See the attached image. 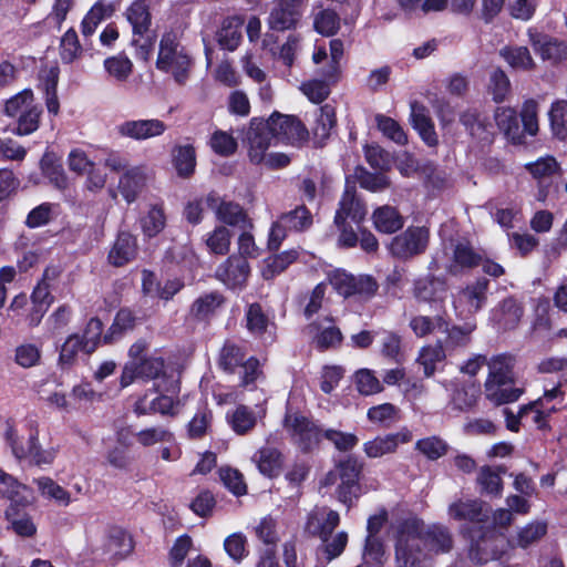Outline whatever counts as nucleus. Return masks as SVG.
Listing matches in <instances>:
<instances>
[{
  "mask_svg": "<svg viewBox=\"0 0 567 567\" xmlns=\"http://www.w3.org/2000/svg\"><path fill=\"white\" fill-rule=\"evenodd\" d=\"M166 130V124L158 118L127 120L116 126V133L120 136L134 141L158 137Z\"/></svg>",
  "mask_w": 567,
  "mask_h": 567,
  "instance_id": "obj_17",
  "label": "nucleus"
},
{
  "mask_svg": "<svg viewBox=\"0 0 567 567\" xmlns=\"http://www.w3.org/2000/svg\"><path fill=\"white\" fill-rule=\"evenodd\" d=\"M367 215L364 205L355 198L352 190L346 189L341 200L340 207L336 213L334 223H341L347 219L352 220L355 224L361 223Z\"/></svg>",
  "mask_w": 567,
  "mask_h": 567,
  "instance_id": "obj_33",
  "label": "nucleus"
},
{
  "mask_svg": "<svg viewBox=\"0 0 567 567\" xmlns=\"http://www.w3.org/2000/svg\"><path fill=\"white\" fill-rule=\"evenodd\" d=\"M410 120L414 130L417 131L421 138L429 146H435L437 144V135L434 130V124L425 106L417 102L411 103Z\"/></svg>",
  "mask_w": 567,
  "mask_h": 567,
  "instance_id": "obj_29",
  "label": "nucleus"
},
{
  "mask_svg": "<svg viewBox=\"0 0 567 567\" xmlns=\"http://www.w3.org/2000/svg\"><path fill=\"white\" fill-rule=\"evenodd\" d=\"M429 243V231L424 227H409L392 238L389 250L399 259H410L422 254Z\"/></svg>",
  "mask_w": 567,
  "mask_h": 567,
  "instance_id": "obj_13",
  "label": "nucleus"
},
{
  "mask_svg": "<svg viewBox=\"0 0 567 567\" xmlns=\"http://www.w3.org/2000/svg\"><path fill=\"white\" fill-rule=\"evenodd\" d=\"M302 3L303 0H276L267 20L269 28L276 31L295 28L302 14Z\"/></svg>",
  "mask_w": 567,
  "mask_h": 567,
  "instance_id": "obj_16",
  "label": "nucleus"
},
{
  "mask_svg": "<svg viewBox=\"0 0 567 567\" xmlns=\"http://www.w3.org/2000/svg\"><path fill=\"white\" fill-rule=\"evenodd\" d=\"M378 128L383 133L384 136L395 142L396 144L403 145L408 142L406 134L400 124L385 115L378 114L375 116Z\"/></svg>",
  "mask_w": 567,
  "mask_h": 567,
  "instance_id": "obj_63",
  "label": "nucleus"
},
{
  "mask_svg": "<svg viewBox=\"0 0 567 567\" xmlns=\"http://www.w3.org/2000/svg\"><path fill=\"white\" fill-rule=\"evenodd\" d=\"M488 280L480 278L457 290L452 297L455 316L458 319H468L480 311L486 303Z\"/></svg>",
  "mask_w": 567,
  "mask_h": 567,
  "instance_id": "obj_7",
  "label": "nucleus"
},
{
  "mask_svg": "<svg viewBox=\"0 0 567 567\" xmlns=\"http://www.w3.org/2000/svg\"><path fill=\"white\" fill-rule=\"evenodd\" d=\"M499 55L515 70L529 71L535 62L526 47L506 45L499 50Z\"/></svg>",
  "mask_w": 567,
  "mask_h": 567,
  "instance_id": "obj_43",
  "label": "nucleus"
},
{
  "mask_svg": "<svg viewBox=\"0 0 567 567\" xmlns=\"http://www.w3.org/2000/svg\"><path fill=\"white\" fill-rule=\"evenodd\" d=\"M487 364L489 371L486 381L512 383V369L514 365L513 357L507 354H499L494 357Z\"/></svg>",
  "mask_w": 567,
  "mask_h": 567,
  "instance_id": "obj_46",
  "label": "nucleus"
},
{
  "mask_svg": "<svg viewBox=\"0 0 567 567\" xmlns=\"http://www.w3.org/2000/svg\"><path fill=\"white\" fill-rule=\"evenodd\" d=\"M305 332L320 350L333 348L340 344L342 340L341 331L332 324V319L329 317L309 323L305 328Z\"/></svg>",
  "mask_w": 567,
  "mask_h": 567,
  "instance_id": "obj_21",
  "label": "nucleus"
},
{
  "mask_svg": "<svg viewBox=\"0 0 567 567\" xmlns=\"http://www.w3.org/2000/svg\"><path fill=\"white\" fill-rule=\"evenodd\" d=\"M137 255L136 237L127 231L117 235L110 249L107 259L112 266L122 267L132 261Z\"/></svg>",
  "mask_w": 567,
  "mask_h": 567,
  "instance_id": "obj_25",
  "label": "nucleus"
},
{
  "mask_svg": "<svg viewBox=\"0 0 567 567\" xmlns=\"http://www.w3.org/2000/svg\"><path fill=\"white\" fill-rule=\"evenodd\" d=\"M21 506L9 505L4 511V517L9 527L20 537H32L37 533V526L32 517L20 511Z\"/></svg>",
  "mask_w": 567,
  "mask_h": 567,
  "instance_id": "obj_34",
  "label": "nucleus"
},
{
  "mask_svg": "<svg viewBox=\"0 0 567 567\" xmlns=\"http://www.w3.org/2000/svg\"><path fill=\"white\" fill-rule=\"evenodd\" d=\"M477 483L483 493L494 496H498L502 493V478L495 470L488 466L481 468L477 476Z\"/></svg>",
  "mask_w": 567,
  "mask_h": 567,
  "instance_id": "obj_64",
  "label": "nucleus"
},
{
  "mask_svg": "<svg viewBox=\"0 0 567 567\" xmlns=\"http://www.w3.org/2000/svg\"><path fill=\"white\" fill-rule=\"evenodd\" d=\"M4 113L17 120L12 133L25 136L38 130L42 110L34 103L32 91L23 90L6 102Z\"/></svg>",
  "mask_w": 567,
  "mask_h": 567,
  "instance_id": "obj_5",
  "label": "nucleus"
},
{
  "mask_svg": "<svg viewBox=\"0 0 567 567\" xmlns=\"http://www.w3.org/2000/svg\"><path fill=\"white\" fill-rule=\"evenodd\" d=\"M150 177V169L145 165H138L126 169L118 181V193L127 204L134 203Z\"/></svg>",
  "mask_w": 567,
  "mask_h": 567,
  "instance_id": "obj_20",
  "label": "nucleus"
},
{
  "mask_svg": "<svg viewBox=\"0 0 567 567\" xmlns=\"http://www.w3.org/2000/svg\"><path fill=\"white\" fill-rule=\"evenodd\" d=\"M156 380V383L167 384L174 377H167L164 360L161 357H145L141 361L125 363L120 378L122 389L131 385L135 380Z\"/></svg>",
  "mask_w": 567,
  "mask_h": 567,
  "instance_id": "obj_6",
  "label": "nucleus"
},
{
  "mask_svg": "<svg viewBox=\"0 0 567 567\" xmlns=\"http://www.w3.org/2000/svg\"><path fill=\"white\" fill-rule=\"evenodd\" d=\"M375 228L385 234H392L403 227V217L392 206H381L372 215Z\"/></svg>",
  "mask_w": 567,
  "mask_h": 567,
  "instance_id": "obj_39",
  "label": "nucleus"
},
{
  "mask_svg": "<svg viewBox=\"0 0 567 567\" xmlns=\"http://www.w3.org/2000/svg\"><path fill=\"white\" fill-rule=\"evenodd\" d=\"M172 163L179 177L192 176L196 167L195 148L189 144L175 146L172 151Z\"/></svg>",
  "mask_w": 567,
  "mask_h": 567,
  "instance_id": "obj_38",
  "label": "nucleus"
},
{
  "mask_svg": "<svg viewBox=\"0 0 567 567\" xmlns=\"http://www.w3.org/2000/svg\"><path fill=\"white\" fill-rule=\"evenodd\" d=\"M259 472L268 477L277 476L282 466V455L274 447H262L254 456Z\"/></svg>",
  "mask_w": 567,
  "mask_h": 567,
  "instance_id": "obj_41",
  "label": "nucleus"
},
{
  "mask_svg": "<svg viewBox=\"0 0 567 567\" xmlns=\"http://www.w3.org/2000/svg\"><path fill=\"white\" fill-rule=\"evenodd\" d=\"M179 391V382L172 379L167 384L155 383L153 389L137 396L133 411L136 415L153 413L174 415L178 411V402L172 398Z\"/></svg>",
  "mask_w": 567,
  "mask_h": 567,
  "instance_id": "obj_4",
  "label": "nucleus"
},
{
  "mask_svg": "<svg viewBox=\"0 0 567 567\" xmlns=\"http://www.w3.org/2000/svg\"><path fill=\"white\" fill-rule=\"evenodd\" d=\"M114 12V6L112 3H105L97 1L87 11L81 22V32L84 37L92 35L99 24L111 17Z\"/></svg>",
  "mask_w": 567,
  "mask_h": 567,
  "instance_id": "obj_40",
  "label": "nucleus"
},
{
  "mask_svg": "<svg viewBox=\"0 0 567 567\" xmlns=\"http://www.w3.org/2000/svg\"><path fill=\"white\" fill-rule=\"evenodd\" d=\"M205 203L215 210L219 220L228 225L237 226L246 220V215L238 204L224 202L214 193L206 197Z\"/></svg>",
  "mask_w": 567,
  "mask_h": 567,
  "instance_id": "obj_28",
  "label": "nucleus"
},
{
  "mask_svg": "<svg viewBox=\"0 0 567 567\" xmlns=\"http://www.w3.org/2000/svg\"><path fill=\"white\" fill-rule=\"evenodd\" d=\"M547 533V524L544 520H533L518 528L508 540L511 548H528L538 543Z\"/></svg>",
  "mask_w": 567,
  "mask_h": 567,
  "instance_id": "obj_30",
  "label": "nucleus"
},
{
  "mask_svg": "<svg viewBox=\"0 0 567 567\" xmlns=\"http://www.w3.org/2000/svg\"><path fill=\"white\" fill-rule=\"evenodd\" d=\"M447 293L445 279L429 275L414 282L413 295L419 301L443 302Z\"/></svg>",
  "mask_w": 567,
  "mask_h": 567,
  "instance_id": "obj_22",
  "label": "nucleus"
},
{
  "mask_svg": "<svg viewBox=\"0 0 567 567\" xmlns=\"http://www.w3.org/2000/svg\"><path fill=\"white\" fill-rule=\"evenodd\" d=\"M494 118L499 131L513 144L524 143L525 134L535 136L538 132V104L534 100L525 101L520 110L522 126L517 113L508 106L495 110Z\"/></svg>",
  "mask_w": 567,
  "mask_h": 567,
  "instance_id": "obj_2",
  "label": "nucleus"
},
{
  "mask_svg": "<svg viewBox=\"0 0 567 567\" xmlns=\"http://www.w3.org/2000/svg\"><path fill=\"white\" fill-rule=\"evenodd\" d=\"M555 411V406L546 408L543 405V400H536L522 406L519 409V416L525 419L530 416L532 422L535 423L538 429H545L547 426V417Z\"/></svg>",
  "mask_w": 567,
  "mask_h": 567,
  "instance_id": "obj_55",
  "label": "nucleus"
},
{
  "mask_svg": "<svg viewBox=\"0 0 567 567\" xmlns=\"http://www.w3.org/2000/svg\"><path fill=\"white\" fill-rule=\"evenodd\" d=\"M245 360L246 354L241 348L231 341H226L219 352L218 365L224 371L234 373Z\"/></svg>",
  "mask_w": 567,
  "mask_h": 567,
  "instance_id": "obj_47",
  "label": "nucleus"
},
{
  "mask_svg": "<svg viewBox=\"0 0 567 567\" xmlns=\"http://www.w3.org/2000/svg\"><path fill=\"white\" fill-rule=\"evenodd\" d=\"M40 167L45 177L58 188H65L68 178L62 165L59 163L54 154L45 153L40 162Z\"/></svg>",
  "mask_w": 567,
  "mask_h": 567,
  "instance_id": "obj_50",
  "label": "nucleus"
},
{
  "mask_svg": "<svg viewBox=\"0 0 567 567\" xmlns=\"http://www.w3.org/2000/svg\"><path fill=\"white\" fill-rule=\"evenodd\" d=\"M284 426L292 442L302 451L312 450L322 437V431L319 426L299 413H288Z\"/></svg>",
  "mask_w": 567,
  "mask_h": 567,
  "instance_id": "obj_8",
  "label": "nucleus"
},
{
  "mask_svg": "<svg viewBox=\"0 0 567 567\" xmlns=\"http://www.w3.org/2000/svg\"><path fill=\"white\" fill-rule=\"evenodd\" d=\"M126 18L133 28L134 37L144 34L151 23L148 8L143 0L135 1L127 9Z\"/></svg>",
  "mask_w": 567,
  "mask_h": 567,
  "instance_id": "obj_49",
  "label": "nucleus"
},
{
  "mask_svg": "<svg viewBox=\"0 0 567 567\" xmlns=\"http://www.w3.org/2000/svg\"><path fill=\"white\" fill-rule=\"evenodd\" d=\"M272 137L292 146H301L308 141L309 133L306 126L292 115L274 113L267 120Z\"/></svg>",
  "mask_w": 567,
  "mask_h": 567,
  "instance_id": "obj_11",
  "label": "nucleus"
},
{
  "mask_svg": "<svg viewBox=\"0 0 567 567\" xmlns=\"http://www.w3.org/2000/svg\"><path fill=\"white\" fill-rule=\"evenodd\" d=\"M298 255L297 250L291 249L266 258L264 261L262 277L265 279H272L278 276L297 260Z\"/></svg>",
  "mask_w": 567,
  "mask_h": 567,
  "instance_id": "obj_45",
  "label": "nucleus"
},
{
  "mask_svg": "<svg viewBox=\"0 0 567 567\" xmlns=\"http://www.w3.org/2000/svg\"><path fill=\"white\" fill-rule=\"evenodd\" d=\"M248 261L243 257L230 256L216 270V278L231 289L241 288L249 276Z\"/></svg>",
  "mask_w": 567,
  "mask_h": 567,
  "instance_id": "obj_19",
  "label": "nucleus"
},
{
  "mask_svg": "<svg viewBox=\"0 0 567 567\" xmlns=\"http://www.w3.org/2000/svg\"><path fill=\"white\" fill-rule=\"evenodd\" d=\"M340 517L336 511L327 507L313 511L307 522V530L321 538L322 542L331 535L333 529L339 525Z\"/></svg>",
  "mask_w": 567,
  "mask_h": 567,
  "instance_id": "obj_23",
  "label": "nucleus"
},
{
  "mask_svg": "<svg viewBox=\"0 0 567 567\" xmlns=\"http://www.w3.org/2000/svg\"><path fill=\"white\" fill-rule=\"evenodd\" d=\"M443 329L447 332V347H466L471 342V336L476 329V323L468 321L463 326H453L450 329L447 327Z\"/></svg>",
  "mask_w": 567,
  "mask_h": 567,
  "instance_id": "obj_62",
  "label": "nucleus"
},
{
  "mask_svg": "<svg viewBox=\"0 0 567 567\" xmlns=\"http://www.w3.org/2000/svg\"><path fill=\"white\" fill-rule=\"evenodd\" d=\"M412 440V433L408 429H401L396 433H389L377 436L363 443V451L370 458L382 457L394 453L400 444H405Z\"/></svg>",
  "mask_w": 567,
  "mask_h": 567,
  "instance_id": "obj_18",
  "label": "nucleus"
},
{
  "mask_svg": "<svg viewBox=\"0 0 567 567\" xmlns=\"http://www.w3.org/2000/svg\"><path fill=\"white\" fill-rule=\"evenodd\" d=\"M264 414L265 412L257 414L246 405H238L235 410L227 413L226 419L236 434L244 435L256 426L258 419L262 417Z\"/></svg>",
  "mask_w": 567,
  "mask_h": 567,
  "instance_id": "obj_32",
  "label": "nucleus"
},
{
  "mask_svg": "<svg viewBox=\"0 0 567 567\" xmlns=\"http://www.w3.org/2000/svg\"><path fill=\"white\" fill-rule=\"evenodd\" d=\"M447 515L451 519L457 522H482L487 517V511L483 503L477 499H456L447 507Z\"/></svg>",
  "mask_w": 567,
  "mask_h": 567,
  "instance_id": "obj_24",
  "label": "nucleus"
},
{
  "mask_svg": "<svg viewBox=\"0 0 567 567\" xmlns=\"http://www.w3.org/2000/svg\"><path fill=\"white\" fill-rule=\"evenodd\" d=\"M480 256L474 252L467 243H457L451 246V254L443 252V256L433 257L429 269L437 270L444 267L451 275H457L465 268H472L478 265Z\"/></svg>",
  "mask_w": 567,
  "mask_h": 567,
  "instance_id": "obj_9",
  "label": "nucleus"
},
{
  "mask_svg": "<svg viewBox=\"0 0 567 567\" xmlns=\"http://www.w3.org/2000/svg\"><path fill=\"white\" fill-rule=\"evenodd\" d=\"M156 66L158 70L169 73L178 83H184L187 80L192 59L181 45L175 33L169 32L162 37Z\"/></svg>",
  "mask_w": 567,
  "mask_h": 567,
  "instance_id": "obj_3",
  "label": "nucleus"
},
{
  "mask_svg": "<svg viewBox=\"0 0 567 567\" xmlns=\"http://www.w3.org/2000/svg\"><path fill=\"white\" fill-rule=\"evenodd\" d=\"M243 37V23L238 19L231 18L224 21L217 33V41L223 49L234 51L237 49Z\"/></svg>",
  "mask_w": 567,
  "mask_h": 567,
  "instance_id": "obj_44",
  "label": "nucleus"
},
{
  "mask_svg": "<svg viewBox=\"0 0 567 567\" xmlns=\"http://www.w3.org/2000/svg\"><path fill=\"white\" fill-rule=\"evenodd\" d=\"M336 124V113L334 109L328 104L323 105L319 110V114L316 120V125L313 127V134L319 142L326 141L334 127Z\"/></svg>",
  "mask_w": 567,
  "mask_h": 567,
  "instance_id": "obj_54",
  "label": "nucleus"
},
{
  "mask_svg": "<svg viewBox=\"0 0 567 567\" xmlns=\"http://www.w3.org/2000/svg\"><path fill=\"white\" fill-rule=\"evenodd\" d=\"M230 238L231 235L226 227L217 226L206 235L205 244L210 252L226 255L230 247Z\"/></svg>",
  "mask_w": 567,
  "mask_h": 567,
  "instance_id": "obj_57",
  "label": "nucleus"
},
{
  "mask_svg": "<svg viewBox=\"0 0 567 567\" xmlns=\"http://www.w3.org/2000/svg\"><path fill=\"white\" fill-rule=\"evenodd\" d=\"M103 64L107 74L117 82H125L133 72V63L124 54L110 56Z\"/></svg>",
  "mask_w": 567,
  "mask_h": 567,
  "instance_id": "obj_51",
  "label": "nucleus"
},
{
  "mask_svg": "<svg viewBox=\"0 0 567 567\" xmlns=\"http://www.w3.org/2000/svg\"><path fill=\"white\" fill-rule=\"evenodd\" d=\"M0 496L9 499L10 505L25 507L31 503V489L2 470H0Z\"/></svg>",
  "mask_w": 567,
  "mask_h": 567,
  "instance_id": "obj_26",
  "label": "nucleus"
},
{
  "mask_svg": "<svg viewBox=\"0 0 567 567\" xmlns=\"http://www.w3.org/2000/svg\"><path fill=\"white\" fill-rule=\"evenodd\" d=\"M221 293L213 291L199 296L190 307V313L198 320H207L224 306Z\"/></svg>",
  "mask_w": 567,
  "mask_h": 567,
  "instance_id": "obj_37",
  "label": "nucleus"
},
{
  "mask_svg": "<svg viewBox=\"0 0 567 567\" xmlns=\"http://www.w3.org/2000/svg\"><path fill=\"white\" fill-rule=\"evenodd\" d=\"M553 133L560 140L567 136V101L553 103L549 111Z\"/></svg>",
  "mask_w": 567,
  "mask_h": 567,
  "instance_id": "obj_61",
  "label": "nucleus"
},
{
  "mask_svg": "<svg viewBox=\"0 0 567 567\" xmlns=\"http://www.w3.org/2000/svg\"><path fill=\"white\" fill-rule=\"evenodd\" d=\"M87 546L94 555H107L115 559L126 557L134 548L132 537L120 527H111L107 529L103 535L102 543L100 545L89 537Z\"/></svg>",
  "mask_w": 567,
  "mask_h": 567,
  "instance_id": "obj_12",
  "label": "nucleus"
},
{
  "mask_svg": "<svg viewBox=\"0 0 567 567\" xmlns=\"http://www.w3.org/2000/svg\"><path fill=\"white\" fill-rule=\"evenodd\" d=\"M82 52L78 34L74 29H69L62 37L60 43V58L64 63L74 62Z\"/></svg>",
  "mask_w": 567,
  "mask_h": 567,
  "instance_id": "obj_60",
  "label": "nucleus"
},
{
  "mask_svg": "<svg viewBox=\"0 0 567 567\" xmlns=\"http://www.w3.org/2000/svg\"><path fill=\"white\" fill-rule=\"evenodd\" d=\"M532 44L544 60L558 62L567 56V44L558 39L546 35L533 37Z\"/></svg>",
  "mask_w": 567,
  "mask_h": 567,
  "instance_id": "obj_35",
  "label": "nucleus"
},
{
  "mask_svg": "<svg viewBox=\"0 0 567 567\" xmlns=\"http://www.w3.org/2000/svg\"><path fill=\"white\" fill-rule=\"evenodd\" d=\"M480 394L481 390L476 384H462L454 390L450 404L454 410L467 412L476 405Z\"/></svg>",
  "mask_w": 567,
  "mask_h": 567,
  "instance_id": "obj_42",
  "label": "nucleus"
},
{
  "mask_svg": "<svg viewBox=\"0 0 567 567\" xmlns=\"http://www.w3.org/2000/svg\"><path fill=\"white\" fill-rule=\"evenodd\" d=\"M361 470V463L352 456L346 457L337 465L336 472L340 480L337 488L338 499L349 507L359 498L361 493L359 484Z\"/></svg>",
  "mask_w": 567,
  "mask_h": 567,
  "instance_id": "obj_10",
  "label": "nucleus"
},
{
  "mask_svg": "<svg viewBox=\"0 0 567 567\" xmlns=\"http://www.w3.org/2000/svg\"><path fill=\"white\" fill-rule=\"evenodd\" d=\"M446 326L447 322L442 316H415L410 320V328L420 338L426 337L437 329L446 328Z\"/></svg>",
  "mask_w": 567,
  "mask_h": 567,
  "instance_id": "obj_53",
  "label": "nucleus"
},
{
  "mask_svg": "<svg viewBox=\"0 0 567 567\" xmlns=\"http://www.w3.org/2000/svg\"><path fill=\"white\" fill-rule=\"evenodd\" d=\"M507 546V542H505L502 534H497L495 530H487L477 539L472 540L470 557L478 564L499 559L505 554Z\"/></svg>",
  "mask_w": 567,
  "mask_h": 567,
  "instance_id": "obj_14",
  "label": "nucleus"
},
{
  "mask_svg": "<svg viewBox=\"0 0 567 567\" xmlns=\"http://www.w3.org/2000/svg\"><path fill=\"white\" fill-rule=\"evenodd\" d=\"M493 317L504 329H511L519 322L522 308L514 299L508 298L493 311Z\"/></svg>",
  "mask_w": 567,
  "mask_h": 567,
  "instance_id": "obj_48",
  "label": "nucleus"
},
{
  "mask_svg": "<svg viewBox=\"0 0 567 567\" xmlns=\"http://www.w3.org/2000/svg\"><path fill=\"white\" fill-rule=\"evenodd\" d=\"M245 141L248 144L250 161L260 164L265 158V153L272 144V141H275L268 121L258 117L251 118Z\"/></svg>",
  "mask_w": 567,
  "mask_h": 567,
  "instance_id": "obj_15",
  "label": "nucleus"
},
{
  "mask_svg": "<svg viewBox=\"0 0 567 567\" xmlns=\"http://www.w3.org/2000/svg\"><path fill=\"white\" fill-rule=\"evenodd\" d=\"M313 28L318 33L324 37H331L336 34L340 28V18L334 11L323 9L315 16Z\"/></svg>",
  "mask_w": 567,
  "mask_h": 567,
  "instance_id": "obj_58",
  "label": "nucleus"
},
{
  "mask_svg": "<svg viewBox=\"0 0 567 567\" xmlns=\"http://www.w3.org/2000/svg\"><path fill=\"white\" fill-rule=\"evenodd\" d=\"M354 383L357 390L362 395H373L383 390L382 382L377 378L375 373L370 369H360L354 374Z\"/></svg>",
  "mask_w": 567,
  "mask_h": 567,
  "instance_id": "obj_56",
  "label": "nucleus"
},
{
  "mask_svg": "<svg viewBox=\"0 0 567 567\" xmlns=\"http://www.w3.org/2000/svg\"><path fill=\"white\" fill-rule=\"evenodd\" d=\"M33 484L41 497L53 502L59 506H69L72 502L71 494L49 476H40L33 480Z\"/></svg>",
  "mask_w": 567,
  "mask_h": 567,
  "instance_id": "obj_31",
  "label": "nucleus"
},
{
  "mask_svg": "<svg viewBox=\"0 0 567 567\" xmlns=\"http://www.w3.org/2000/svg\"><path fill=\"white\" fill-rule=\"evenodd\" d=\"M522 395V390L514 388L511 382L485 381V396L495 405L515 402Z\"/></svg>",
  "mask_w": 567,
  "mask_h": 567,
  "instance_id": "obj_36",
  "label": "nucleus"
},
{
  "mask_svg": "<svg viewBox=\"0 0 567 567\" xmlns=\"http://www.w3.org/2000/svg\"><path fill=\"white\" fill-rule=\"evenodd\" d=\"M279 219L289 230H305L312 224V216L305 206H298L293 210L282 214Z\"/></svg>",
  "mask_w": 567,
  "mask_h": 567,
  "instance_id": "obj_59",
  "label": "nucleus"
},
{
  "mask_svg": "<svg viewBox=\"0 0 567 567\" xmlns=\"http://www.w3.org/2000/svg\"><path fill=\"white\" fill-rule=\"evenodd\" d=\"M58 454V449L51 446L43 449L38 440V432L32 431L29 435V450L24 452L22 449L17 450L18 460H28L32 465L43 466L51 465Z\"/></svg>",
  "mask_w": 567,
  "mask_h": 567,
  "instance_id": "obj_27",
  "label": "nucleus"
},
{
  "mask_svg": "<svg viewBox=\"0 0 567 567\" xmlns=\"http://www.w3.org/2000/svg\"><path fill=\"white\" fill-rule=\"evenodd\" d=\"M453 545L449 527L426 525L419 517L405 518L394 527L395 567H431L434 558L450 553Z\"/></svg>",
  "mask_w": 567,
  "mask_h": 567,
  "instance_id": "obj_1",
  "label": "nucleus"
},
{
  "mask_svg": "<svg viewBox=\"0 0 567 567\" xmlns=\"http://www.w3.org/2000/svg\"><path fill=\"white\" fill-rule=\"evenodd\" d=\"M166 217L161 206H152L145 216L141 218V228L146 237H155L165 227Z\"/></svg>",
  "mask_w": 567,
  "mask_h": 567,
  "instance_id": "obj_52",
  "label": "nucleus"
}]
</instances>
